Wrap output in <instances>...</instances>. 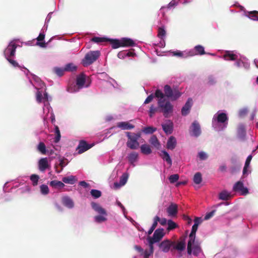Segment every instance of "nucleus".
I'll return each mask as SVG.
<instances>
[{
  "label": "nucleus",
  "mask_w": 258,
  "mask_h": 258,
  "mask_svg": "<svg viewBox=\"0 0 258 258\" xmlns=\"http://www.w3.org/2000/svg\"><path fill=\"white\" fill-rule=\"evenodd\" d=\"M155 96L159 98L158 104L159 108H160V111L163 113V115L165 117H168V114L173 111V106L169 101L165 102L164 99V93L159 89L156 90Z\"/></svg>",
  "instance_id": "obj_1"
},
{
  "label": "nucleus",
  "mask_w": 258,
  "mask_h": 258,
  "mask_svg": "<svg viewBox=\"0 0 258 258\" xmlns=\"http://www.w3.org/2000/svg\"><path fill=\"white\" fill-rule=\"evenodd\" d=\"M125 134L127 137V141L126 142L127 147L132 150L138 149L140 146L138 140L141 137V132L137 133L127 132L125 133Z\"/></svg>",
  "instance_id": "obj_2"
},
{
  "label": "nucleus",
  "mask_w": 258,
  "mask_h": 258,
  "mask_svg": "<svg viewBox=\"0 0 258 258\" xmlns=\"http://www.w3.org/2000/svg\"><path fill=\"white\" fill-rule=\"evenodd\" d=\"M100 55V52L98 50L90 51L86 54L82 63L84 67L90 66L97 60Z\"/></svg>",
  "instance_id": "obj_3"
},
{
  "label": "nucleus",
  "mask_w": 258,
  "mask_h": 258,
  "mask_svg": "<svg viewBox=\"0 0 258 258\" xmlns=\"http://www.w3.org/2000/svg\"><path fill=\"white\" fill-rule=\"evenodd\" d=\"M164 96L174 101L177 99L181 95V93L176 88L172 89L168 85H165L164 87Z\"/></svg>",
  "instance_id": "obj_4"
},
{
  "label": "nucleus",
  "mask_w": 258,
  "mask_h": 258,
  "mask_svg": "<svg viewBox=\"0 0 258 258\" xmlns=\"http://www.w3.org/2000/svg\"><path fill=\"white\" fill-rule=\"evenodd\" d=\"M233 190L240 192L241 195H246L248 193V189L245 187L242 182L239 181L236 182L233 187Z\"/></svg>",
  "instance_id": "obj_5"
},
{
  "label": "nucleus",
  "mask_w": 258,
  "mask_h": 258,
  "mask_svg": "<svg viewBox=\"0 0 258 258\" xmlns=\"http://www.w3.org/2000/svg\"><path fill=\"white\" fill-rule=\"evenodd\" d=\"M175 241L167 239L162 241L159 245L160 248L164 252H167L169 251L170 248L174 245Z\"/></svg>",
  "instance_id": "obj_6"
},
{
  "label": "nucleus",
  "mask_w": 258,
  "mask_h": 258,
  "mask_svg": "<svg viewBox=\"0 0 258 258\" xmlns=\"http://www.w3.org/2000/svg\"><path fill=\"white\" fill-rule=\"evenodd\" d=\"M17 45L15 43L11 42L5 50V55L6 57H9L15 55Z\"/></svg>",
  "instance_id": "obj_7"
},
{
  "label": "nucleus",
  "mask_w": 258,
  "mask_h": 258,
  "mask_svg": "<svg viewBox=\"0 0 258 258\" xmlns=\"http://www.w3.org/2000/svg\"><path fill=\"white\" fill-rule=\"evenodd\" d=\"M86 82V76L84 74L82 73L77 77L76 84L78 86V89H82L84 87H88L89 86V83L86 85H85Z\"/></svg>",
  "instance_id": "obj_8"
},
{
  "label": "nucleus",
  "mask_w": 258,
  "mask_h": 258,
  "mask_svg": "<svg viewBox=\"0 0 258 258\" xmlns=\"http://www.w3.org/2000/svg\"><path fill=\"white\" fill-rule=\"evenodd\" d=\"M168 216L176 217L178 213V206L177 204L171 203L166 209Z\"/></svg>",
  "instance_id": "obj_9"
},
{
  "label": "nucleus",
  "mask_w": 258,
  "mask_h": 258,
  "mask_svg": "<svg viewBox=\"0 0 258 258\" xmlns=\"http://www.w3.org/2000/svg\"><path fill=\"white\" fill-rule=\"evenodd\" d=\"M164 235V229L163 228H158L155 231L153 236L149 237V238L156 242H158L163 238Z\"/></svg>",
  "instance_id": "obj_10"
},
{
  "label": "nucleus",
  "mask_w": 258,
  "mask_h": 258,
  "mask_svg": "<svg viewBox=\"0 0 258 258\" xmlns=\"http://www.w3.org/2000/svg\"><path fill=\"white\" fill-rule=\"evenodd\" d=\"M185 248V241L184 238H180V240L176 243L175 242L174 245L172 246V248L171 249L172 251L173 249L177 250L180 252L184 250Z\"/></svg>",
  "instance_id": "obj_11"
},
{
  "label": "nucleus",
  "mask_w": 258,
  "mask_h": 258,
  "mask_svg": "<svg viewBox=\"0 0 258 258\" xmlns=\"http://www.w3.org/2000/svg\"><path fill=\"white\" fill-rule=\"evenodd\" d=\"M92 147V145L88 144L86 141L82 140L79 142V145L77 147L78 150V153L81 154L83 152L89 150Z\"/></svg>",
  "instance_id": "obj_12"
},
{
  "label": "nucleus",
  "mask_w": 258,
  "mask_h": 258,
  "mask_svg": "<svg viewBox=\"0 0 258 258\" xmlns=\"http://www.w3.org/2000/svg\"><path fill=\"white\" fill-rule=\"evenodd\" d=\"M191 135L195 137H198L201 134V127L199 123L197 121H195L191 126Z\"/></svg>",
  "instance_id": "obj_13"
},
{
  "label": "nucleus",
  "mask_w": 258,
  "mask_h": 258,
  "mask_svg": "<svg viewBox=\"0 0 258 258\" xmlns=\"http://www.w3.org/2000/svg\"><path fill=\"white\" fill-rule=\"evenodd\" d=\"M128 178V174L127 173H124L120 177V180L119 182H114V187L115 189L118 188L121 186L124 185L127 182V180Z\"/></svg>",
  "instance_id": "obj_14"
},
{
  "label": "nucleus",
  "mask_w": 258,
  "mask_h": 258,
  "mask_svg": "<svg viewBox=\"0 0 258 258\" xmlns=\"http://www.w3.org/2000/svg\"><path fill=\"white\" fill-rule=\"evenodd\" d=\"M192 104V99L190 98H188L186 102L185 103V105L183 106V107L181 109V114L182 115L185 116L188 114L189 110L191 107Z\"/></svg>",
  "instance_id": "obj_15"
},
{
  "label": "nucleus",
  "mask_w": 258,
  "mask_h": 258,
  "mask_svg": "<svg viewBox=\"0 0 258 258\" xmlns=\"http://www.w3.org/2000/svg\"><path fill=\"white\" fill-rule=\"evenodd\" d=\"M91 207L92 209L96 212H97L98 214L104 216L107 215V213L105 210L102 207H101L99 204L95 202H92Z\"/></svg>",
  "instance_id": "obj_16"
},
{
  "label": "nucleus",
  "mask_w": 258,
  "mask_h": 258,
  "mask_svg": "<svg viewBox=\"0 0 258 258\" xmlns=\"http://www.w3.org/2000/svg\"><path fill=\"white\" fill-rule=\"evenodd\" d=\"M49 167L47 158H41L38 162L39 169L41 171H44Z\"/></svg>",
  "instance_id": "obj_17"
},
{
  "label": "nucleus",
  "mask_w": 258,
  "mask_h": 258,
  "mask_svg": "<svg viewBox=\"0 0 258 258\" xmlns=\"http://www.w3.org/2000/svg\"><path fill=\"white\" fill-rule=\"evenodd\" d=\"M117 127L122 130H129L133 129L135 126L127 121H121L117 123Z\"/></svg>",
  "instance_id": "obj_18"
},
{
  "label": "nucleus",
  "mask_w": 258,
  "mask_h": 258,
  "mask_svg": "<svg viewBox=\"0 0 258 258\" xmlns=\"http://www.w3.org/2000/svg\"><path fill=\"white\" fill-rule=\"evenodd\" d=\"M162 126L163 130L167 135L171 134L172 133L173 124L171 121L169 120L167 123L162 124Z\"/></svg>",
  "instance_id": "obj_19"
},
{
  "label": "nucleus",
  "mask_w": 258,
  "mask_h": 258,
  "mask_svg": "<svg viewBox=\"0 0 258 258\" xmlns=\"http://www.w3.org/2000/svg\"><path fill=\"white\" fill-rule=\"evenodd\" d=\"M62 203L64 206L70 209L73 208L74 206L73 200L68 197H63L62 198Z\"/></svg>",
  "instance_id": "obj_20"
},
{
  "label": "nucleus",
  "mask_w": 258,
  "mask_h": 258,
  "mask_svg": "<svg viewBox=\"0 0 258 258\" xmlns=\"http://www.w3.org/2000/svg\"><path fill=\"white\" fill-rule=\"evenodd\" d=\"M176 145V140L173 136H171L169 138L167 143V148L168 149H174Z\"/></svg>",
  "instance_id": "obj_21"
},
{
  "label": "nucleus",
  "mask_w": 258,
  "mask_h": 258,
  "mask_svg": "<svg viewBox=\"0 0 258 258\" xmlns=\"http://www.w3.org/2000/svg\"><path fill=\"white\" fill-rule=\"evenodd\" d=\"M149 143L157 149H159L161 147L160 143L155 135L151 136L149 140Z\"/></svg>",
  "instance_id": "obj_22"
},
{
  "label": "nucleus",
  "mask_w": 258,
  "mask_h": 258,
  "mask_svg": "<svg viewBox=\"0 0 258 258\" xmlns=\"http://www.w3.org/2000/svg\"><path fill=\"white\" fill-rule=\"evenodd\" d=\"M121 40L122 47L134 46L135 45V43L134 42V41L130 38H123Z\"/></svg>",
  "instance_id": "obj_23"
},
{
  "label": "nucleus",
  "mask_w": 258,
  "mask_h": 258,
  "mask_svg": "<svg viewBox=\"0 0 258 258\" xmlns=\"http://www.w3.org/2000/svg\"><path fill=\"white\" fill-rule=\"evenodd\" d=\"M223 57L226 60H235L237 59V55L230 51H226Z\"/></svg>",
  "instance_id": "obj_24"
},
{
  "label": "nucleus",
  "mask_w": 258,
  "mask_h": 258,
  "mask_svg": "<svg viewBox=\"0 0 258 258\" xmlns=\"http://www.w3.org/2000/svg\"><path fill=\"white\" fill-rule=\"evenodd\" d=\"M142 153L144 155H149L152 153L150 146L148 144H143L140 147Z\"/></svg>",
  "instance_id": "obj_25"
},
{
  "label": "nucleus",
  "mask_w": 258,
  "mask_h": 258,
  "mask_svg": "<svg viewBox=\"0 0 258 258\" xmlns=\"http://www.w3.org/2000/svg\"><path fill=\"white\" fill-rule=\"evenodd\" d=\"M50 186L55 188H61L64 186V183L60 181L52 180L49 183Z\"/></svg>",
  "instance_id": "obj_26"
},
{
  "label": "nucleus",
  "mask_w": 258,
  "mask_h": 258,
  "mask_svg": "<svg viewBox=\"0 0 258 258\" xmlns=\"http://www.w3.org/2000/svg\"><path fill=\"white\" fill-rule=\"evenodd\" d=\"M108 42H110L111 44L112 47L113 49L118 48L120 47H122L121 44V40H119L117 39H111L108 40Z\"/></svg>",
  "instance_id": "obj_27"
},
{
  "label": "nucleus",
  "mask_w": 258,
  "mask_h": 258,
  "mask_svg": "<svg viewBox=\"0 0 258 258\" xmlns=\"http://www.w3.org/2000/svg\"><path fill=\"white\" fill-rule=\"evenodd\" d=\"M193 254L195 256H198L199 254L202 252V249L200 243L196 242L193 244Z\"/></svg>",
  "instance_id": "obj_28"
},
{
  "label": "nucleus",
  "mask_w": 258,
  "mask_h": 258,
  "mask_svg": "<svg viewBox=\"0 0 258 258\" xmlns=\"http://www.w3.org/2000/svg\"><path fill=\"white\" fill-rule=\"evenodd\" d=\"M161 152L162 155H161V156L162 159L165 161L170 166H171L172 162L169 154L164 150L162 151Z\"/></svg>",
  "instance_id": "obj_29"
},
{
  "label": "nucleus",
  "mask_w": 258,
  "mask_h": 258,
  "mask_svg": "<svg viewBox=\"0 0 258 258\" xmlns=\"http://www.w3.org/2000/svg\"><path fill=\"white\" fill-rule=\"evenodd\" d=\"M62 181L66 183L73 184L77 181V179L76 178L75 176L71 175L69 176L63 177Z\"/></svg>",
  "instance_id": "obj_30"
},
{
  "label": "nucleus",
  "mask_w": 258,
  "mask_h": 258,
  "mask_svg": "<svg viewBox=\"0 0 258 258\" xmlns=\"http://www.w3.org/2000/svg\"><path fill=\"white\" fill-rule=\"evenodd\" d=\"M228 120V117L225 113H218L217 116V121L218 123H224Z\"/></svg>",
  "instance_id": "obj_31"
},
{
  "label": "nucleus",
  "mask_w": 258,
  "mask_h": 258,
  "mask_svg": "<svg viewBox=\"0 0 258 258\" xmlns=\"http://www.w3.org/2000/svg\"><path fill=\"white\" fill-rule=\"evenodd\" d=\"M138 158V154L135 152L131 153L127 156L128 161L131 164H134Z\"/></svg>",
  "instance_id": "obj_32"
},
{
  "label": "nucleus",
  "mask_w": 258,
  "mask_h": 258,
  "mask_svg": "<svg viewBox=\"0 0 258 258\" xmlns=\"http://www.w3.org/2000/svg\"><path fill=\"white\" fill-rule=\"evenodd\" d=\"M44 38H45V34H44V33H40L39 34V36L36 38L37 40L38 41L37 44L41 47H46V43L44 42H40L41 41H43L44 39Z\"/></svg>",
  "instance_id": "obj_33"
},
{
  "label": "nucleus",
  "mask_w": 258,
  "mask_h": 258,
  "mask_svg": "<svg viewBox=\"0 0 258 258\" xmlns=\"http://www.w3.org/2000/svg\"><path fill=\"white\" fill-rule=\"evenodd\" d=\"M230 197V194L226 190L222 191L219 194V198L222 200H228Z\"/></svg>",
  "instance_id": "obj_34"
},
{
  "label": "nucleus",
  "mask_w": 258,
  "mask_h": 258,
  "mask_svg": "<svg viewBox=\"0 0 258 258\" xmlns=\"http://www.w3.org/2000/svg\"><path fill=\"white\" fill-rule=\"evenodd\" d=\"M246 16L252 20H258V11H253L248 12Z\"/></svg>",
  "instance_id": "obj_35"
},
{
  "label": "nucleus",
  "mask_w": 258,
  "mask_h": 258,
  "mask_svg": "<svg viewBox=\"0 0 258 258\" xmlns=\"http://www.w3.org/2000/svg\"><path fill=\"white\" fill-rule=\"evenodd\" d=\"M108 40H109V39L105 37H94L91 39L92 41L97 43L108 42Z\"/></svg>",
  "instance_id": "obj_36"
},
{
  "label": "nucleus",
  "mask_w": 258,
  "mask_h": 258,
  "mask_svg": "<svg viewBox=\"0 0 258 258\" xmlns=\"http://www.w3.org/2000/svg\"><path fill=\"white\" fill-rule=\"evenodd\" d=\"M64 68L66 72H74L76 71L77 67L73 63H69L65 66Z\"/></svg>",
  "instance_id": "obj_37"
},
{
  "label": "nucleus",
  "mask_w": 258,
  "mask_h": 258,
  "mask_svg": "<svg viewBox=\"0 0 258 258\" xmlns=\"http://www.w3.org/2000/svg\"><path fill=\"white\" fill-rule=\"evenodd\" d=\"M193 180L197 184L201 183L202 180V174L200 172H197L194 176Z\"/></svg>",
  "instance_id": "obj_38"
},
{
  "label": "nucleus",
  "mask_w": 258,
  "mask_h": 258,
  "mask_svg": "<svg viewBox=\"0 0 258 258\" xmlns=\"http://www.w3.org/2000/svg\"><path fill=\"white\" fill-rule=\"evenodd\" d=\"M252 159V156L249 155L245 161V165L243 169V174H245L247 172V168L249 167L250 161Z\"/></svg>",
  "instance_id": "obj_39"
},
{
  "label": "nucleus",
  "mask_w": 258,
  "mask_h": 258,
  "mask_svg": "<svg viewBox=\"0 0 258 258\" xmlns=\"http://www.w3.org/2000/svg\"><path fill=\"white\" fill-rule=\"evenodd\" d=\"M195 50L196 51V54L203 55L206 53L204 47L200 45L196 46Z\"/></svg>",
  "instance_id": "obj_40"
},
{
  "label": "nucleus",
  "mask_w": 258,
  "mask_h": 258,
  "mask_svg": "<svg viewBox=\"0 0 258 258\" xmlns=\"http://www.w3.org/2000/svg\"><path fill=\"white\" fill-rule=\"evenodd\" d=\"M156 131V128L152 126H147L142 130V132L146 134H151L153 133Z\"/></svg>",
  "instance_id": "obj_41"
},
{
  "label": "nucleus",
  "mask_w": 258,
  "mask_h": 258,
  "mask_svg": "<svg viewBox=\"0 0 258 258\" xmlns=\"http://www.w3.org/2000/svg\"><path fill=\"white\" fill-rule=\"evenodd\" d=\"M37 150L42 154H45L46 153V146L44 143L40 142L37 146Z\"/></svg>",
  "instance_id": "obj_42"
},
{
  "label": "nucleus",
  "mask_w": 258,
  "mask_h": 258,
  "mask_svg": "<svg viewBox=\"0 0 258 258\" xmlns=\"http://www.w3.org/2000/svg\"><path fill=\"white\" fill-rule=\"evenodd\" d=\"M55 134L56 136L54 138V141L55 143H58L60 139L61 135L59 127L57 125L55 126Z\"/></svg>",
  "instance_id": "obj_43"
},
{
  "label": "nucleus",
  "mask_w": 258,
  "mask_h": 258,
  "mask_svg": "<svg viewBox=\"0 0 258 258\" xmlns=\"http://www.w3.org/2000/svg\"><path fill=\"white\" fill-rule=\"evenodd\" d=\"M91 195L95 199L100 198L101 196V191L97 189H92L90 191Z\"/></svg>",
  "instance_id": "obj_44"
},
{
  "label": "nucleus",
  "mask_w": 258,
  "mask_h": 258,
  "mask_svg": "<svg viewBox=\"0 0 258 258\" xmlns=\"http://www.w3.org/2000/svg\"><path fill=\"white\" fill-rule=\"evenodd\" d=\"M168 228L167 230L170 231L176 228L177 225L171 220H168L167 221Z\"/></svg>",
  "instance_id": "obj_45"
},
{
  "label": "nucleus",
  "mask_w": 258,
  "mask_h": 258,
  "mask_svg": "<svg viewBox=\"0 0 258 258\" xmlns=\"http://www.w3.org/2000/svg\"><path fill=\"white\" fill-rule=\"evenodd\" d=\"M39 178V176L36 174H32L30 176V180L32 182V184L33 186H36L38 184Z\"/></svg>",
  "instance_id": "obj_46"
},
{
  "label": "nucleus",
  "mask_w": 258,
  "mask_h": 258,
  "mask_svg": "<svg viewBox=\"0 0 258 258\" xmlns=\"http://www.w3.org/2000/svg\"><path fill=\"white\" fill-rule=\"evenodd\" d=\"M54 73L58 76L61 77L63 75L65 72L64 68H54L53 69Z\"/></svg>",
  "instance_id": "obj_47"
},
{
  "label": "nucleus",
  "mask_w": 258,
  "mask_h": 258,
  "mask_svg": "<svg viewBox=\"0 0 258 258\" xmlns=\"http://www.w3.org/2000/svg\"><path fill=\"white\" fill-rule=\"evenodd\" d=\"M40 191L42 194L46 195L49 193V190L48 186L45 184H42L40 187Z\"/></svg>",
  "instance_id": "obj_48"
},
{
  "label": "nucleus",
  "mask_w": 258,
  "mask_h": 258,
  "mask_svg": "<svg viewBox=\"0 0 258 258\" xmlns=\"http://www.w3.org/2000/svg\"><path fill=\"white\" fill-rule=\"evenodd\" d=\"M148 240L149 242V249L148 250L150 252V253L153 254L154 252V246L153 244L156 243L155 241H153L150 238H148Z\"/></svg>",
  "instance_id": "obj_49"
},
{
  "label": "nucleus",
  "mask_w": 258,
  "mask_h": 258,
  "mask_svg": "<svg viewBox=\"0 0 258 258\" xmlns=\"http://www.w3.org/2000/svg\"><path fill=\"white\" fill-rule=\"evenodd\" d=\"M65 160H66V159H60L59 160V166L61 167V169L59 170H58L57 169H56V172L57 173H60L62 170L63 167L67 164V163H66Z\"/></svg>",
  "instance_id": "obj_50"
},
{
  "label": "nucleus",
  "mask_w": 258,
  "mask_h": 258,
  "mask_svg": "<svg viewBox=\"0 0 258 258\" xmlns=\"http://www.w3.org/2000/svg\"><path fill=\"white\" fill-rule=\"evenodd\" d=\"M179 175L177 174H174L170 175L169 177V180L171 183L176 182L179 179Z\"/></svg>",
  "instance_id": "obj_51"
},
{
  "label": "nucleus",
  "mask_w": 258,
  "mask_h": 258,
  "mask_svg": "<svg viewBox=\"0 0 258 258\" xmlns=\"http://www.w3.org/2000/svg\"><path fill=\"white\" fill-rule=\"evenodd\" d=\"M196 238V233L190 232L189 235V240L187 243H190L191 245L195 244V241Z\"/></svg>",
  "instance_id": "obj_52"
},
{
  "label": "nucleus",
  "mask_w": 258,
  "mask_h": 258,
  "mask_svg": "<svg viewBox=\"0 0 258 258\" xmlns=\"http://www.w3.org/2000/svg\"><path fill=\"white\" fill-rule=\"evenodd\" d=\"M166 35V31L165 29L162 27H159L158 31V36L160 38L164 37Z\"/></svg>",
  "instance_id": "obj_53"
},
{
  "label": "nucleus",
  "mask_w": 258,
  "mask_h": 258,
  "mask_svg": "<svg viewBox=\"0 0 258 258\" xmlns=\"http://www.w3.org/2000/svg\"><path fill=\"white\" fill-rule=\"evenodd\" d=\"M95 220L98 223H101L106 220V218L102 215H98L95 217Z\"/></svg>",
  "instance_id": "obj_54"
},
{
  "label": "nucleus",
  "mask_w": 258,
  "mask_h": 258,
  "mask_svg": "<svg viewBox=\"0 0 258 258\" xmlns=\"http://www.w3.org/2000/svg\"><path fill=\"white\" fill-rule=\"evenodd\" d=\"M198 157L201 160H204L207 159L208 155L205 152L201 151L199 153Z\"/></svg>",
  "instance_id": "obj_55"
},
{
  "label": "nucleus",
  "mask_w": 258,
  "mask_h": 258,
  "mask_svg": "<svg viewBox=\"0 0 258 258\" xmlns=\"http://www.w3.org/2000/svg\"><path fill=\"white\" fill-rule=\"evenodd\" d=\"M160 220V217L156 216L154 218V222L151 226L153 229H155L157 226L158 222Z\"/></svg>",
  "instance_id": "obj_56"
},
{
  "label": "nucleus",
  "mask_w": 258,
  "mask_h": 258,
  "mask_svg": "<svg viewBox=\"0 0 258 258\" xmlns=\"http://www.w3.org/2000/svg\"><path fill=\"white\" fill-rule=\"evenodd\" d=\"M157 108L155 107L153 105H152L150 108L149 115L152 117L153 114L157 111Z\"/></svg>",
  "instance_id": "obj_57"
},
{
  "label": "nucleus",
  "mask_w": 258,
  "mask_h": 258,
  "mask_svg": "<svg viewBox=\"0 0 258 258\" xmlns=\"http://www.w3.org/2000/svg\"><path fill=\"white\" fill-rule=\"evenodd\" d=\"M7 59L14 67H19V66L18 62L16 61H15V60H14L9 58V57H7Z\"/></svg>",
  "instance_id": "obj_58"
},
{
  "label": "nucleus",
  "mask_w": 258,
  "mask_h": 258,
  "mask_svg": "<svg viewBox=\"0 0 258 258\" xmlns=\"http://www.w3.org/2000/svg\"><path fill=\"white\" fill-rule=\"evenodd\" d=\"M152 253H150V252L148 249L145 250V251L141 254V256H143V258H149V256L152 255Z\"/></svg>",
  "instance_id": "obj_59"
},
{
  "label": "nucleus",
  "mask_w": 258,
  "mask_h": 258,
  "mask_svg": "<svg viewBox=\"0 0 258 258\" xmlns=\"http://www.w3.org/2000/svg\"><path fill=\"white\" fill-rule=\"evenodd\" d=\"M36 100L38 102L40 103L42 100V93L38 91L36 93Z\"/></svg>",
  "instance_id": "obj_60"
},
{
  "label": "nucleus",
  "mask_w": 258,
  "mask_h": 258,
  "mask_svg": "<svg viewBox=\"0 0 258 258\" xmlns=\"http://www.w3.org/2000/svg\"><path fill=\"white\" fill-rule=\"evenodd\" d=\"M215 211L213 210L208 213H207L204 217V219L207 220L212 217L215 213Z\"/></svg>",
  "instance_id": "obj_61"
},
{
  "label": "nucleus",
  "mask_w": 258,
  "mask_h": 258,
  "mask_svg": "<svg viewBox=\"0 0 258 258\" xmlns=\"http://www.w3.org/2000/svg\"><path fill=\"white\" fill-rule=\"evenodd\" d=\"M117 56H118V58H119L120 59L124 58L126 56V51H120L118 53Z\"/></svg>",
  "instance_id": "obj_62"
},
{
  "label": "nucleus",
  "mask_w": 258,
  "mask_h": 258,
  "mask_svg": "<svg viewBox=\"0 0 258 258\" xmlns=\"http://www.w3.org/2000/svg\"><path fill=\"white\" fill-rule=\"evenodd\" d=\"M154 98V96L153 94H151L149 96L147 97V98L146 99L145 101H144V104H148L151 102L153 99Z\"/></svg>",
  "instance_id": "obj_63"
},
{
  "label": "nucleus",
  "mask_w": 258,
  "mask_h": 258,
  "mask_svg": "<svg viewBox=\"0 0 258 258\" xmlns=\"http://www.w3.org/2000/svg\"><path fill=\"white\" fill-rule=\"evenodd\" d=\"M134 248L140 253V255L145 251L143 248L138 245H135Z\"/></svg>",
  "instance_id": "obj_64"
}]
</instances>
